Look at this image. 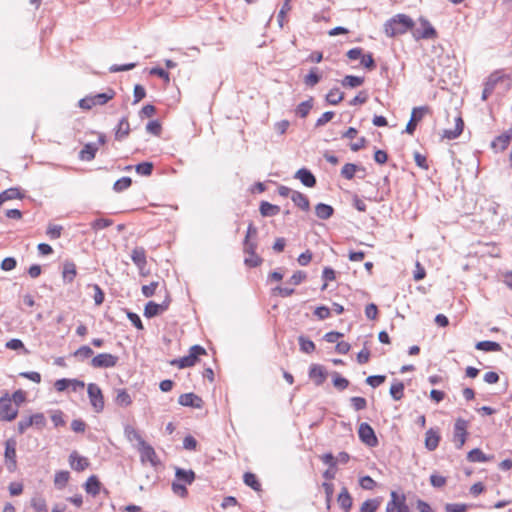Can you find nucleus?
Instances as JSON below:
<instances>
[{
	"instance_id": "obj_1",
	"label": "nucleus",
	"mask_w": 512,
	"mask_h": 512,
	"mask_svg": "<svg viewBox=\"0 0 512 512\" xmlns=\"http://www.w3.org/2000/svg\"><path fill=\"white\" fill-rule=\"evenodd\" d=\"M415 23L411 17L406 14H396L384 24L386 36L393 38L411 31Z\"/></svg>"
},
{
	"instance_id": "obj_2",
	"label": "nucleus",
	"mask_w": 512,
	"mask_h": 512,
	"mask_svg": "<svg viewBox=\"0 0 512 512\" xmlns=\"http://www.w3.org/2000/svg\"><path fill=\"white\" fill-rule=\"evenodd\" d=\"M498 85L509 89L512 86V71L499 69L492 72L485 82L482 98L487 99Z\"/></svg>"
},
{
	"instance_id": "obj_3",
	"label": "nucleus",
	"mask_w": 512,
	"mask_h": 512,
	"mask_svg": "<svg viewBox=\"0 0 512 512\" xmlns=\"http://www.w3.org/2000/svg\"><path fill=\"white\" fill-rule=\"evenodd\" d=\"M202 355H206V350L200 345H194L190 348L188 355L171 361V364L180 369L192 367Z\"/></svg>"
},
{
	"instance_id": "obj_4",
	"label": "nucleus",
	"mask_w": 512,
	"mask_h": 512,
	"mask_svg": "<svg viewBox=\"0 0 512 512\" xmlns=\"http://www.w3.org/2000/svg\"><path fill=\"white\" fill-rule=\"evenodd\" d=\"M87 393L94 412L101 413L105 407L104 395L101 388L95 383H89Z\"/></svg>"
},
{
	"instance_id": "obj_5",
	"label": "nucleus",
	"mask_w": 512,
	"mask_h": 512,
	"mask_svg": "<svg viewBox=\"0 0 512 512\" xmlns=\"http://www.w3.org/2000/svg\"><path fill=\"white\" fill-rule=\"evenodd\" d=\"M386 512H411L406 504V496L396 491H391L390 499L386 504Z\"/></svg>"
},
{
	"instance_id": "obj_6",
	"label": "nucleus",
	"mask_w": 512,
	"mask_h": 512,
	"mask_svg": "<svg viewBox=\"0 0 512 512\" xmlns=\"http://www.w3.org/2000/svg\"><path fill=\"white\" fill-rule=\"evenodd\" d=\"M171 303V298L169 294H166L164 300L158 304L154 301H149L144 308V316L147 318H153L155 316L161 315L165 311L168 310Z\"/></svg>"
},
{
	"instance_id": "obj_7",
	"label": "nucleus",
	"mask_w": 512,
	"mask_h": 512,
	"mask_svg": "<svg viewBox=\"0 0 512 512\" xmlns=\"http://www.w3.org/2000/svg\"><path fill=\"white\" fill-rule=\"evenodd\" d=\"M18 415V408L13 406L11 398L6 394L0 398V421H12Z\"/></svg>"
},
{
	"instance_id": "obj_8",
	"label": "nucleus",
	"mask_w": 512,
	"mask_h": 512,
	"mask_svg": "<svg viewBox=\"0 0 512 512\" xmlns=\"http://www.w3.org/2000/svg\"><path fill=\"white\" fill-rule=\"evenodd\" d=\"M17 455H16V441L8 439L5 442L4 463L9 472H14L17 469Z\"/></svg>"
},
{
	"instance_id": "obj_9",
	"label": "nucleus",
	"mask_w": 512,
	"mask_h": 512,
	"mask_svg": "<svg viewBox=\"0 0 512 512\" xmlns=\"http://www.w3.org/2000/svg\"><path fill=\"white\" fill-rule=\"evenodd\" d=\"M419 25L420 28H417L412 32L413 37L416 40L437 38L438 34L436 29L431 25V23L427 19L420 18Z\"/></svg>"
},
{
	"instance_id": "obj_10",
	"label": "nucleus",
	"mask_w": 512,
	"mask_h": 512,
	"mask_svg": "<svg viewBox=\"0 0 512 512\" xmlns=\"http://www.w3.org/2000/svg\"><path fill=\"white\" fill-rule=\"evenodd\" d=\"M119 358L111 353H100L91 359L93 368H113L118 364Z\"/></svg>"
},
{
	"instance_id": "obj_11",
	"label": "nucleus",
	"mask_w": 512,
	"mask_h": 512,
	"mask_svg": "<svg viewBox=\"0 0 512 512\" xmlns=\"http://www.w3.org/2000/svg\"><path fill=\"white\" fill-rule=\"evenodd\" d=\"M468 421L462 418H458L454 424L453 441L457 448H462L467 439Z\"/></svg>"
},
{
	"instance_id": "obj_12",
	"label": "nucleus",
	"mask_w": 512,
	"mask_h": 512,
	"mask_svg": "<svg viewBox=\"0 0 512 512\" xmlns=\"http://www.w3.org/2000/svg\"><path fill=\"white\" fill-rule=\"evenodd\" d=\"M137 448L142 462H149L154 467L160 463L154 448L146 441H140Z\"/></svg>"
},
{
	"instance_id": "obj_13",
	"label": "nucleus",
	"mask_w": 512,
	"mask_h": 512,
	"mask_svg": "<svg viewBox=\"0 0 512 512\" xmlns=\"http://www.w3.org/2000/svg\"><path fill=\"white\" fill-rule=\"evenodd\" d=\"M429 112L428 107H415L412 109L411 118L406 125L405 132L413 135L416 130L417 124L423 119L424 115Z\"/></svg>"
},
{
	"instance_id": "obj_14",
	"label": "nucleus",
	"mask_w": 512,
	"mask_h": 512,
	"mask_svg": "<svg viewBox=\"0 0 512 512\" xmlns=\"http://www.w3.org/2000/svg\"><path fill=\"white\" fill-rule=\"evenodd\" d=\"M358 435L360 440L373 447L376 446L378 443L377 437L374 433V430L368 423H361L358 428Z\"/></svg>"
},
{
	"instance_id": "obj_15",
	"label": "nucleus",
	"mask_w": 512,
	"mask_h": 512,
	"mask_svg": "<svg viewBox=\"0 0 512 512\" xmlns=\"http://www.w3.org/2000/svg\"><path fill=\"white\" fill-rule=\"evenodd\" d=\"M69 464L73 470L82 472L89 467L90 462L86 457L81 456L77 451H73L69 455Z\"/></svg>"
},
{
	"instance_id": "obj_16",
	"label": "nucleus",
	"mask_w": 512,
	"mask_h": 512,
	"mask_svg": "<svg viewBox=\"0 0 512 512\" xmlns=\"http://www.w3.org/2000/svg\"><path fill=\"white\" fill-rule=\"evenodd\" d=\"M309 377L316 386H320L325 382L327 378V372L323 366L313 364L309 368Z\"/></svg>"
},
{
	"instance_id": "obj_17",
	"label": "nucleus",
	"mask_w": 512,
	"mask_h": 512,
	"mask_svg": "<svg viewBox=\"0 0 512 512\" xmlns=\"http://www.w3.org/2000/svg\"><path fill=\"white\" fill-rule=\"evenodd\" d=\"M131 259L133 263L139 268L140 273L143 274V270L147 265L146 251L143 247H135L131 253Z\"/></svg>"
},
{
	"instance_id": "obj_18",
	"label": "nucleus",
	"mask_w": 512,
	"mask_h": 512,
	"mask_svg": "<svg viewBox=\"0 0 512 512\" xmlns=\"http://www.w3.org/2000/svg\"><path fill=\"white\" fill-rule=\"evenodd\" d=\"M178 402L182 406L200 408L202 399L194 393H184L179 396Z\"/></svg>"
},
{
	"instance_id": "obj_19",
	"label": "nucleus",
	"mask_w": 512,
	"mask_h": 512,
	"mask_svg": "<svg viewBox=\"0 0 512 512\" xmlns=\"http://www.w3.org/2000/svg\"><path fill=\"white\" fill-rule=\"evenodd\" d=\"M512 140V129L506 131L496 137L492 142L491 146L496 151H504L510 144Z\"/></svg>"
},
{
	"instance_id": "obj_20",
	"label": "nucleus",
	"mask_w": 512,
	"mask_h": 512,
	"mask_svg": "<svg viewBox=\"0 0 512 512\" xmlns=\"http://www.w3.org/2000/svg\"><path fill=\"white\" fill-rule=\"evenodd\" d=\"M441 436L437 429L430 428L425 433V447L429 451H434L440 442Z\"/></svg>"
},
{
	"instance_id": "obj_21",
	"label": "nucleus",
	"mask_w": 512,
	"mask_h": 512,
	"mask_svg": "<svg viewBox=\"0 0 512 512\" xmlns=\"http://www.w3.org/2000/svg\"><path fill=\"white\" fill-rule=\"evenodd\" d=\"M102 484L96 475L88 477L84 484V489L87 494L97 496L101 491Z\"/></svg>"
},
{
	"instance_id": "obj_22",
	"label": "nucleus",
	"mask_w": 512,
	"mask_h": 512,
	"mask_svg": "<svg viewBox=\"0 0 512 512\" xmlns=\"http://www.w3.org/2000/svg\"><path fill=\"white\" fill-rule=\"evenodd\" d=\"M295 178L299 179L306 187L312 188L316 185V178L308 169H299L295 174Z\"/></svg>"
},
{
	"instance_id": "obj_23",
	"label": "nucleus",
	"mask_w": 512,
	"mask_h": 512,
	"mask_svg": "<svg viewBox=\"0 0 512 512\" xmlns=\"http://www.w3.org/2000/svg\"><path fill=\"white\" fill-rule=\"evenodd\" d=\"M98 148H99L98 145L93 144V143L85 144L84 147L79 152V155H78L79 159L81 161H92L96 156Z\"/></svg>"
},
{
	"instance_id": "obj_24",
	"label": "nucleus",
	"mask_w": 512,
	"mask_h": 512,
	"mask_svg": "<svg viewBox=\"0 0 512 512\" xmlns=\"http://www.w3.org/2000/svg\"><path fill=\"white\" fill-rule=\"evenodd\" d=\"M77 275L76 264L72 261H66L63 264L62 278L66 283H72Z\"/></svg>"
},
{
	"instance_id": "obj_25",
	"label": "nucleus",
	"mask_w": 512,
	"mask_h": 512,
	"mask_svg": "<svg viewBox=\"0 0 512 512\" xmlns=\"http://www.w3.org/2000/svg\"><path fill=\"white\" fill-rule=\"evenodd\" d=\"M291 200L301 210H303V211L310 210V201L305 194H303L299 191H293L291 194Z\"/></svg>"
},
{
	"instance_id": "obj_26",
	"label": "nucleus",
	"mask_w": 512,
	"mask_h": 512,
	"mask_svg": "<svg viewBox=\"0 0 512 512\" xmlns=\"http://www.w3.org/2000/svg\"><path fill=\"white\" fill-rule=\"evenodd\" d=\"M464 128V122L461 117L456 118L455 127L453 129H446L443 132V137L449 140L456 139L461 135Z\"/></svg>"
},
{
	"instance_id": "obj_27",
	"label": "nucleus",
	"mask_w": 512,
	"mask_h": 512,
	"mask_svg": "<svg viewBox=\"0 0 512 512\" xmlns=\"http://www.w3.org/2000/svg\"><path fill=\"white\" fill-rule=\"evenodd\" d=\"M337 502L339 506L345 511L349 512L352 507V497L349 494L347 488H343L338 495Z\"/></svg>"
},
{
	"instance_id": "obj_28",
	"label": "nucleus",
	"mask_w": 512,
	"mask_h": 512,
	"mask_svg": "<svg viewBox=\"0 0 512 512\" xmlns=\"http://www.w3.org/2000/svg\"><path fill=\"white\" fill-rule=\"evenodd\" d=\"M130 134V124L126 117H123L116 128L115 138L117 140H123Z\"/></svg>"
},
{
	"instance_id": "obj_29",
	"label": "nucleus",
	"mask_w": 512,
	"mask_h": 512,
	"mask_svg": "<svg viewBox=\"0 0 512 512\" xmlns=\"http://www.w3.org/2000/svg\"><path fill=\"white\" fill-rule=\"evenodd\" d=\"M23 194L18 188H9L0 193V206L9 200L22 199Z\"/></svg>"
},
{
	"instance_id": "obj_30",
	"label": "nucleus",
	"mask_w": 512,
	"mask_h": 512,
	"mask_svg": "<svg viewBox=\"0 0 512 512\" xmlns=\"http://www.w3.org/2000/svg\"><path fill=\"white\" fill-rule=\"evenodd\" d=\"M115 403L120 407H128L132 404V398L126 389L117 390Z\"/></svg>"
},
{
	"instance_id": "obj_31",
	"label": "nucleus",
	"mask_w": 512,
	"mask_h": 512,
	"mask_svg": "<svg viewBox=\"0 0 512 512\" xmlns=\"http://www.w3.org/2000/svg\"><path fill=\"white\" fill-rule=\"evenodd\" d=\"M115 95H116L115 91L113 89L109 88L103 93H98V94H95L92 96L95 100L96 106H102V105H105L110 100H112L115 97Z\"/></svg>"
},
{
	"instance_id": "obj_32",
	"label": "nucleus",
	"mask_w": 512,
	"mask_h": 512,
	"mask_svg": "<svg viewBox=\"0 0 512 512\" xmlns=\"http://www.w3.org/2000/svg\"><path fill=\"white\" fill-rule=\"evenodd\" d=\"M467 459L470 462H488L493 459V456H488L484 454L480 449L475 448L468 453Z\"/></svg>"
},
{
	"instance_id": "obj_33",
	"label": "nucleus",
	"mask_w": 512,
	"mask_h": 512,
	"mask_svg": "<svg viewBox=\"0 0 512 512\" xmlns=\"http://www.w3.org/2000/svg\"><path fill=\"white\" fill-rule=\"evenodd\" d=\"M260 213L263 217L275 216L280 212V207L269 202L263 201L260 204Z\"/></svg>"
},
{
	"instance_id": "obj_34",
	"label": "nucleus",
	"mask_w": 512,
	"mask_h": 512,
	"mask_svg": "<svg viewBox=\"0 0 512 512\" xmlns=\"http://www.w3.org/2000/svg\"><path fill=\"white\" fill-rule=\"evenodd\" d=\"M475 347L477 350L485 352H499L502 350L501 345L494 341H480Z\"/></svg>"
},
{
	"instance_id": "obj_35",
	"label": "nucleus",
	"mask_w": 512,
	"mask_h": 512,
	"mask_svg": "<svg viewBox=\"0 0 512 512\" xmlns=\"http://www.w3.org/2000/svg\"><path fill=\"white\" fill-rule=\"evenodd\" d=\"M333 212L334 209L332 206L324 203H319L315 207V213L317 217L323 220L330 218L333 215Z\"/></svg>"
},
{
	"instance_id": "obj_36",
	"label": "nucleus",
	"mask_w": 512,
	"mask_h": 512,
	"mask_svg": "<svg viewBox=\"0 0 512 512\" xmlns=\"http://www.w3.org/2000/svg\"><path fill=\"white\" fill-rule=\"evenodd\" d=\"M244 483L251 487L253 490L259 492L261 491V484L254 473L246 472L243 476Z\"/></svg>"
},
{
	"instance_id": "obj_37",
	"label": "nucleus",
	"mask_w": 512,
	"mask_h": 512,
	"mask_svg": "<svg viewBox=\"0 0 512 512\" xmlns=\"http://www.w3.org/2000/svg\"><path fill=\"white\" fill-rule=\"evenodd\" d=\"M344 99V93L341 92L338 88L331 89L327 95L326 100L331 105H337Z\"/></svg>"
},
{
	"instance_id": "obj_38",
	"label": "nucleus",
	"mask_w": 512,
	"mask_h": 512,
	"mask_svg": "<svg viewBox=\"0 0 512 512\" xmlns=\"http://www.w3.org/2000/svg\"><path fill=\"white\" fill-rule=\"evenodd\" d=\"M176 478L179 482L191 484L195 479V473L192 470L177 469Z\"/></svg>"
},
{
	"instance_id": "obj_39",
	"label": "nucleus",
	"mask_w": 512,
	"mask_h": 512,
	"mask_svg": "<svg viewBox=\"0 0 512 512\" xmlns=\"http://www.w3.org/2000/svg\"><path fill=\"white\" fill-rule=\"evenodd\" d=\"M404 384L400 381L394 382L390 387V395L391 397L398 401L404 397Z\"/></svg>"
},
{
	"instance_id": "obj_40",
	"label": "nucleus",
	"mask_w": 512,
	"mask_h": 512,
	"mask_svg": "<svg viewBox=\"0 0 512 512\" xmlns=\"http://www.w3.org/2000/svg\"><path fill=\"white\" fill-rule=\"evenodd\" d=\"M363 83H364V78L359 77V76H353V75H347L341 81V84L344 87H350V88H355V87L361 86Z\"/></svg>"
},
{
	"instance_id": "obj_41",
	"label": "nucleus",
	"mask_w": 512,
	"mask_h": 512,
	"mask_svg": "<svg viewBox=\"0 0 512 512\" xmlns=\"http://www.w3.org/2000/svg\"><path fill=\"white\" fill-rule=\"evenodd\" d=\"M31 507L36 512H48L47 502L41 496H37L31 499Z\"/></svg>"
},
{
	"instance_id": "obj_42",
	"label": "nucleus",
	"mask_w": 512,
	"mask_h": 512,
	"mask_svg": "<svg viewBox=\"0 0 512 512\" xmlns=\"http://www.w3.org/2000/svg\"><path fill=\"white\" fill-rule=\"evenodd\" d=\"M300 350L304 353L311 354L315 351V344L313 341L305 338L304 336H300L298 338Z\"/></svg>"
},
{
	"instance_id": "obj_43",
	"label": "nucleus",
	"mask_w": 512,
	"mask_h": 512,
	"mask_svg": "<svg viewBox=\"0 0 512 512\" xmlns=\"http://www.w3.org/2000/svg\"><path fill=\"white\" fill-rule=\"evenodd\" d=\"M380 506V501L377 499H368L364 501L360 507V512H376Z\"/></svg>"
},
{
	"instance_id": "obj_44",
	"label": "nucleus",
	"mask_w": 512,
	"mask_h": 512,
	"mask_svg": "<svg viewBox=\"0 0 512 512\" xmlns=\"http://www.w3.org/2000/svg\"><path fill=\"white\" fill-rule=\"evenodd\" d=\"M320 79L321 77L317 73V68H312L309 71V73L305 76L304 83L309 87H313L320 81Z\"/></svg>"
},
{
	"instance_id": "obj_45",
	"label": "nucleus",
	"mask_w": 512,
	"mask_h": 512,
	"mask_svg": "<svg viewBox=\"0 0 512 512\" xmlns=\"http://www.w3.org/2000/svg\"><path fill=\"white\" fill-rule=\"evenodd\" d=\"M63 227L61 225L49 224L46 230V235L51 239L55 240L61 237Z\"/></svg>"
},
{
	"instance_id": "obj_46",
	"label": "nucleus",
	"mask_w": 512,
	"mask_h": 512,
	"mask_svg": "<svg viewBox=\"0 0 512 512\" xmlns=\"http://www.w3.org/2000/svg\"><path fill=\"white\" fill-rule=\"evenodd\" d=\"M311 109H312V99L301 102L297 106L295 112L301 118H305L309 114Z\"/></svg>"
},
{
	"instance_id": "obj_47",
	"label": "nucleus",
	"mask_w": 512,
	"mask_h": 512,
	"mask_svg": "<svg viewBox=\"0 0 512 512\" xmlns=\"http://www.w3.org/2000/svg\"><path fill=\"white\" fill-rule=\"evenodd\" d=\"M29 417L32 426H34L35 428L42 430L46 426L47 421L43 413H36Z\"/></svg>"
},
{
	"instance_id": "obj_48",
	"label": "nucleus",
	"mask_w": 512,
	"mask_h": 512,
	"mask_svg": "<svg viewBox=\"0 0 512 512\" xmlns=\"http://www.w3.org/2000/svg\"><path fill=\"white\" fill-rule=\"evenodd\" d=\"M69 478H70V474L68 471H63V470L58 471L55 474L54 483L56 486L62 488L68 483Z\"/></svg>"
},
{
	"instance_id": "obj_49",
	"label": "nucleus",
	"mask_w": 512,
	"mask_h": 512,
	"mask_svg": "<svg viewBox=\"0 0 512 512\" xmlns=\"http://www.w3.org/2000/svg\"><path fill=\"white\" fill-rule=\"evenodd\" d=\"M131 184H132V180L130 177H122L114 183L113 189L116 192H122V191L128 189L131 186Z\"/></svg>"
},
{
	"instance_id": "obj_50",
	"label": "nucleus",
	"mask_w": 512,
	"mask_h": 512,
	"mask_svg": "<svg viewBox=\"0 0 512 512\" xmlns=\"http://www.w3.org/2000/svg\"><path fill=\"white\" fill-rule=\"evenodd\" d=\"M356 171H357V166L355 164L347 163L342 167L341 175L344 178L351 180L355 176Z\"/></svg>"
},
{
	"instance_id": "obj_51",
	"label": "nucleus",
	"mask_w": 512,
	"mask_h": 512,
	"mask_svg": "<svg viewBox=\"0 0 512 512\" xmlns=\"http://www.w3.org/2000/svg\"><path fill=\"white\" fill-rule=\"evenodd\" d=\"M159 286H160L159 281H153L150 284L143 285L141 288L142 294L145 297H152L156 293V290Z\"/></svg>"
},
{
	"instance_id": "obj_52",
	"label": "nucleus",
	"mask_w": 512,
	"mask_h": 512,
	"mask_svg": "<svg viewBox=\"0 0 512 512\" xmlns=\"http://www.w3.org/2000/svg\"><path fill=\"white\" fill-rule=\"evenodd\" d=\"M92 355H93V350L87 345H83V346L79 347L74 353V356L81 360L88 359Z\"/></svg>"
},
{
	"instance_id": "obj_53",
	"label": "nucleus",
	"mask_w": 512,
	"mask_h": 512,
	"mask_svg": "<svg viewBox=\"0 0 512 512\" xmlns=\"http://www.w3.org/2000/svg\"><path fill=\"white\" fill-rule=\"evenodd\" d=\"M135 170L140 175L149 176L152 173L153 164L151 162H142L136 165Z\"/></svg>"
},
{
	"instance_id": "obj_54",
	"label": "nucleus",
	"mask_w": 512,
	"mask_h": 512,
	"mask_svg": "<svg viewBox=\"0 0 512 512\" xmlns=\"http://www.w3.org/2000/svg\"><path fill=\"white\" fill-rule=\"evenodd\" d=\"M113 224L112 220L106 218H99L91 223V227L94 230H101L107 228Z\"/></svg>"
},
{
	"instance_id": "obj_55",
	"label": "nucleus",
	"mask_w": 512,
	"mask_h": 512,
	"mask_svg": "<svg viewBox=\"0 0 512 512\" xmlns=\"http://www.w3.org/2000/svg\"><path fill=\"white\" fill-rule=\"evenodd\" d=\"M386 380V376L385 375H374V376H369L366 378V383L368 385H370L371 387L373 388H376L378 386H380L381 384H383Z\"/></svg>"
},
{
	"instance_id": "obj_56",
	"label": "nucleus",
	"mask_w": 512,
	"mask_h": 512,
	"mask_svg": "<svg viewBox=\"0 0 512 512\" xmlns=\"http://www.w3.org/2000/svg\"><path fill=\"white\" fill-rule=\"evenodd\" d=\"M125 433H126L128 440L129 441H137L138 446L140 445V441H145L142 438V436L140 435V433L132 427L126 428Z\"/></svg>"
},
{
	"instance_id": "obj_57",
	"label": "nucleus",
	"mask_w": 512,
	"mask_h": 512,
	"mask_svg": "<svg viewBox=\"0 0 512 512\" xmlns=\"http://www.w3.org/2000/svg\"><path fill=\"white\" fill-rule=\"evenodd\" d=\"M351 405L356 411L363 410L367 407V401L363 397L355 396L351 398Z\"/></svg>"
},
{
	"instance_id": "obj_58",
	"label": "nucleus",
	"mask_w": 512,
	"mask_h": 512,
	"mask_svg": "<svg viewBox=\"0 0 512 512\" xmlns=\"http://www.w3.org/2000/svg\"><path fill=\"white\" fill-rule=\"evenodd\" d=\"M147 132L159 136L162 131V126L157 120L150 121L146 126Z\"/></svg>"
},
{
	"instance_id": "obj_59",
	"label": "nucleus",
	"mask_w": 512,
	"mask_h": 512,
	"mask_svg": "<svg viewBox=\"0 0 512 512\" xmlns=\"http://www.w3.org/2000/svg\"><path fill=\"white\" fill-rule=\"evenodd\" d=\"M333 384L337 389L344 390L349 386V381L336 373L333 378Z\"/></svg>"
},
{
	"instance_id": "obj_60",
	"label": "nucleus",
	"mask_w": 512,
	"mask_h": 512,
	"mask_svg": "<svg viewBox=\"0 0 512 512\" xmlns=\"http://www.w3.org/2000/svg\"><path fill=\"white\" fill-rule=\"evenodd\" d=\"M172 490L176 495L180 497H186L188 494L186 486L178 480L172 483Z\"/></svg>"
},
{
	"instance_id": "obj_61",
	"label": "nucleus",
	"mask_w": 512,
	"mask_h": 512,
	"mask_svg": "<svg viewBox=\"0 0 512 512\" xmlns=\"http://www.w3.org/2000/svg\"><path fill=\"white\" fill-rule=\"evenodd\" d=\"M78 104H79V107L84 110H90L96 106L95 100L92 95L82 98Z\"/></svg>"
},
{
	"instance_id": "obj_62",
	"label": "nucleus",
	"mask_w": 512,
	"mask_h": 512,
	"mask_svg": "<svg viewBox=\"0 0 512 512\" xmlns=\"http://www.w3.org/2000/svg\"><path fill=\"white\" fill-rule=\"evenodd\" d=\"M361 65L367 68L368 70H373L375 68V61L373 59L372 54H362L361 58Z\"/></svg>"
},
{
	"instance_id": "obj_63",
	"label": "nucleus",
	"mask_w": 512,
	"mask_h": 512,
	"mask_svg": "<svg viewBox=\"0 0 512 512\" xmlns=\"http://www.w3.org/2000/svg\"><path fill=\"white\" fill-rule=\"evenodd\" d=\"M445 511L446 512H466L467 505L460 504V503H449V504H446Z\"/></svg>"
},
{
	"instance_id": "obj_64",
	"label": "nucleus",
	"mask_w": 512,
	"mask_h": 512,
	"mask_svg": "<svg viewBox=\"0 0 512 512\" xmlns=\"http://www.w3.org/2000/svg\"><path fill=\"white\" fill-rule=\"evenodd\" d=\"M416 508L419 512H435V510L428 502L421 499L416 501Z\"/></svg>"
}]
</instances>
